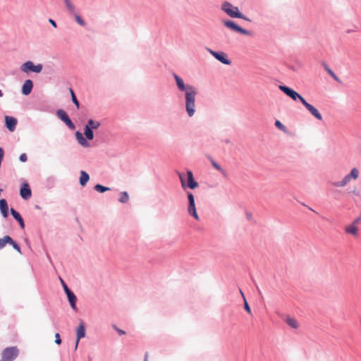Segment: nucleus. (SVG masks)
<instances>
[{
	"label": "nucleus",
	"instance_id": "f257e3e1",
	"mask_svg": "<svg viewBox=\"0 0 361 361\" xmlns=\"http://www.w3.org/2000/svg\"><path fill=\"white\" fill-rule=\"evenodd\" d=\"M178 90L183 93L184 107L189 118H192L196 113V97L197 91L195 86L185 84L183 79L176 73H173Z\"/></svg>",
	"mask_w": 361,
	"mask_h": 361
},
{
	"label": "nucleus",
	"instance_id": "f03ea898",
	"mask_svg": "<svg viewBox=\"0 0 361 361\" xmlns=\"http://www.w3.org/2000/svg\"><path fill=\"white\" fill-rule=\"evenodd\" d=\"M177 175L180 179L181 187L184 190H186V188L194 190L198 187L199 184L195 180L192 171L188 170L186 175L178 171Z\"/></svg>",
	"mask_w": 361,
	"mask_h": 361
},
{
	"label": "nucleus",
	"instance_id": "7ed1b4c3",
	"mask_svg": "<svg viewBox=\"0 0 361 361\" xmlns=\"http://www.w3.org/2000/svg\"><path fill=\"white\" fill-rule=\"evenodd\" d=\"M221 8L231 18H240L247 22L252 21L248 17L240 11L238 7L233 6L228 1H224L221 4Z\"/></svg>",
	"mask_w": 361,
	"mask_h": 361
},
{
	"label": "nucleus",
	"instance_id": "20e7f679",
	"mask_svg": "<svg viewBox=\"0 0 361 361\" xmlns=\"http://www.w3.org/2000/svg\"><path fill=\"white\" fill-rule=\"evenodd\" d=\"M360 171L357 168L351 169L350 172L345 175L341 181H336L331 183V185L336 188H343L347 185L351 180H355L358 178Z\"/></svg>",
	"mask_w": 361,
	"mask_h": 361
},
{
	"label": "nucleus",
	"instance_id": "39448f33",
	"mask_svg": "<svg viewBox=\"0 0 361 361\" xmlns=\"http://www.w3.org/2000/svg\"><path fill=\"white\" fill-rule=\"evenodd\" d=\"M223 25L231 29V30L238 32L240 34L247 35V36H252L253 33L252 31H250L248 30L244 29L242 27L239 26L238 24H236L234 21L231 20H222Z\"/></svg>",
	"mask_w": 361,
	"mask_h": 361
},
{
	"label": "nucleus",
	"instance_id": "423d86ee",
	"mask_svg": "<svg viewBox=\"0 0 361 361\" xmlns=\"http://www.w3.org/2000/svg\"><path fill=\"white\" fill-rule=\"evenodd\" d=\"M279 88L293 101L299 100L302 104L306 101L299 93L288 86L280 85Z\"/></svg>",
	"mask_w": 361,
	"mask_h": 361
},
{
	"label": "nucleus",
	"instance_id": "0eeeda50",
	"mask_svg": "<svg viewBox=\"0 0 361 361\" xmlns=\"http://www.w3.org/2000/svg\"><path fill=\"white\" fill-rule=\"evenodd\" d=\"M188 204L187 207V211L189 215L192 216L195 219L199 220L200 217L197 212L195 197L191 192H186Z\"/></svg>",
	"mask_w": 361,
	"mask_h": 361
},
{
	"label": "nucleus",
	"instance_id": "6e6552de",
	"mask_svg": "<svg viewBox=\"0 0 361 361\" xmlns=\"http://www.w3.org/2000/svg\"><path fill=\"white\" fill-rule=\"evenodd\" d=\"M18 355V350L16 347L6 348L1 353V361H13Z\"/></svg>",
	"mask_w": 361,
	"mask_h": 361
},
{
	"label": "nucleus",
	"instance_id": "1a4fd4ad",
	"mask_svg": "<svg viewBox=\"0 0 361 361\" xmlns=\"http://www.w3.org/2000/svg\"><path fill=\"white\" fill-rule=\"evenodd\" d=\"M43 66L41 63L35 65L32 61L25 62L20 67V70L24 73L33 72L39 73L42 71Z\"/></svg>",
	"mask_w": 361,
	"mask_h": 361
},
{
	"label": "nucleus",
	"instance_id": "9d476101",
	"mask_svg": "<svg viewBox=\"0 0 361 361\" xmlns=\"http://www.w3.org/2000/svg\"><path fill=\"white\" fill-rule=\"evenodd\" d=\"M207 50L219 61L225 65H231V61L227 58L226 54L223 51H215L209 48Z\"/></svg>",
	"mask_w": 361,
	"mask_h": 361
},
{
	"label": "nucleus",
	"instance_id": "9b49d317",
	"mask_svg": "<svg viewBox=\"0 0 361 361\" xmlns=\"http://www.w3.org/2000/svg\"><path fill=\"white\" fill-rule=\"evenodd\" d=\"M56 115L71 130H74L75 128V124L72 122L64 110H57Z\"/></svg>",
	"mask_w": 361,
	"mask_h": 361
},
{
	"label": "nucleus",
	"instance_id": "f8f14e48",
	"mask_svg": "<svg viewBox=\"0 0 361 361\" xmlns=\"http://www.w3.org/2000/svg\"><path fill=\"white\" fill-rule=\"evenodd\" d=\"M304 106L309 111V112L319 121H322L323 118L319 111L312 104L305 101L303 104Z\"/></svg>",
	"mask_w": 361,
	"mask_h": 361
},
{
	"label": "nucleus",
	"instance_id": "ddd939ff",
	"mask_svg": "<svg viewBox=\"0 0 361 361\" xmlns=\"http://www.w3.org/2000/svg\"><path fill=\"white\" fill-rule=\"evenodd\" d=\"M17 119L14 117L6 116H5V125L9 131L13 132L16 129L17 125Z\"/></svg>",
	"mask_w": 361,
	"mask_h": 361
},
{
	"label": "nucleus",
	"instance_id": "4468645a",
	"mask_svg": "<svg viewBox=\"0 0 361 361\" xmlns=\"http://www.w3.org/2000/svg\"><path fill=\"white\" fill-rule=\"evenodd\" d=\"M33 82L31 80H26L22 86V94L24 95H28L32 90Z\"/></svg>",
	"mask_w": 361,
	"mask_h": 361
},
{
	"label": "nucleus",
	"instance_id": "2eb2a0df",
	"mask_svg": "<svg viewBox=\"0 0 361 361\" xmlns=\"http://www.w3.org/2000/svg\"><path fill=\"white\" fill-rule=\"evenodd\" d=\"M56 182H57L56 177L54 176H48L44 180V185L47 189L51 190L56 186Z\"/></svg>",
	"mask_w": 361,
	"mask_h": 361
},
{
	"label": "nucleus",
	"instance_id": "dca6fc26",
	"mask_svg": "<svg viewBox=\"0 0 361 361\" xmlns=\"http://www.w3.org/2000/svg\"><path fill=\"white\" fill-rule=\"evenodd\" d=\"M86 336V330L85 326L82 321H81L76 329V337L78 341H80L81 338H85Z\"/></svg>",
	"mask_w": 361,
	"mask_h": 361
},
{
	"label": "nucleus",
	"instance_id": "f3484780",
	"mask_svg": "<svg viewBox=\"0 0 361 361\" xmlns=\"http://www.w3.org/2000/svg\"><path fill=\"white\" fill-rule=\"evenodd\" d=\"M66 294L67 298L68 300V302L70 303L71 308L73 310L76 311L77 310V307H76L77 298H76L75 295L74 294V293L72 290L68 292Z\"/></svg>",
	"mask_w": 361,
	"mask_h": 361
},
{
	"label": "nucleus",
	"instance_id": "a211bd4d",
	"mask_svg": "<svg viewBox=\"0 0 361 361\" xmlns=\"http://www.w3.org/2000/svg\"><path fill=\"white\" fill-rule=\"evenodd\" d=\"M75 137L78 143L84 147H90V143L87 141L88 140L82 135V134L80 131H77L75 133Z\"/></svg>",
	"mask_w": 361,
	"mask_h": 361
},
{
	"label": "nucleus",
	"instance_id": "6ab92c4d",
	"mask_svg": "<svg viewBox=\"0 0 361 361\" xmlns=\"http://www.w3.org/2000/svg\"><path fill=\"white\" fill-rule=\"evenodd\" d=\"M0 212L3 217L6 218L8 216V206L6 200H0Z\"/></svg>",
	"mask_w": 361,
	"mask_h": 361
},
{
	"label": "nucleus",
	"instance_id": "aec40b11",
	"mask_svg": "<svg viewBox=\"0 0 361 361\" xmlns=\"http://www.w3.org/2000/svg\"><path fill=\"white\" fill-rule=\"evenodd\" d=\"M20 195L24 200H27L31 197L32 192L27 184H25L24 186L20 188Z\"/></svg>",
	"mask_w": 361,
	"mask_h": 361
},
{
	"label": "nucleus",
	"instance_id": "412c9836",
	"mask_svg": "<svg viewBox=\"0 0 361 361\" xmlns=\"http://www.w3.org/2000/svg\"><path fill=\"white\" fill-rule=\"evenodd\" d=\"M10 211H11V214L13 216V217L19 223L20 228L24 229L25 228L24 220H23V217L21 216V215L19 214V212L16 211L13 208H11Z\"/></svg>",
	"mask_w": 361,
	"mask_h": 361
},
{
	"label": "nucleus",
	"instance_id": "4be33fe9",
	"mask_svg": "<svg viewBox=\"0 0 361 361\" xmlns=\"http://www.w3.org/2000/svg\"><path fill=\"white\" fill-rule=\"evenodd\" d=\"M80 175L79 183L81 186H85L90 180V175L85 171H80Z\"/></svg>",
	"mask_w": 361,
	"mask_h": 361
},
{
	"label": "nucleus",
	"instance_id": "5701e85b",
	"mask_svg": "<svg viewBox=\"0 0 361 361\" xmlns=\"http://www.w3.org/2000/svg\"><path fill=\"white\" fill-rule=\"evenodd\" d=\"M285 322L292 329H296L299 326L296 319L289 316L286 317V318L285 319Z\"/></svg>",
	"mask_w": 361,
	"mask_h": 361
},
{
	"label": "nucleus",
	"instance_id": "b1692460",
	"mask_svg": "<svg viewBox=\"0 0 361 361\" xmlns=\"http://www.w3.org/2000/svg\"><path fill=\"white\" fill-rule=\"evenodd\" d=\"M212 166L219 171L224 177H227L228 173L224 170L219 164H217L213 159H210Z\"/></svg>",
	"mask_w": 361,
	"mask_h": 361
},
{
	"label": "nucleus",
	"instance_id": "393cba45",
	"mask_svg": "<svg viewBox=\"0 0 361 361\" xmlns=\"http://www.w3.org/2000/svg\"><path fill=\"white\" fill-rule=\"evenodd\" d=\"M67 11L71 15L75 14L77 12L75 5L71 2V0H66L64 1Z\"/></svg>",
	"mask_w": 361,
	"mask_h": 361
},
{
	"label": "nucleus",
	"instance_id": "a878e982",
	"mask_svg": "<svg viewBox=\"0 0 361 361\" xmlns=\"http://www.w3.org/2000/svg\"><path fill=\"white\" fill-rule=\"evenodd\" d=\"M345 231L347 233L352 234L353 235H357L358 232V228L355 224H350L347 226L345 228Z\"/></svg>",
	"mask_w": 361,
	"mask_h": 361
},
{
	"label": "nucleus",
	"instance_id": "bb28decb",
	"mask_svg": "<svg viewBox=\"0 0 361 361\" xmlns=\"http://www.w3.org/2000/svg\"><path fill=\"white\" fill-rule=\"evenodd\" d=\"M100 125L101 123L99 121L89 119L85 126L90 127L92 130H96L99 128Z\"/></svg>",
	"mask_w": 361,
	"mask_h": 361
},
{
	"label": "nucleus",
	"instance_id": "cd10ccee",
	"mask_svg": "<svg viewBox=\"0 0 361 361\" xmlns=\"http://www.w3.org/2000/svg\"><path fill=\"white\" fill-rule=\"evenodd\" d=\"M84 135L88 140H92L94 138L93 130L86 126L84 127Z\"/></svg>",
	"mask_w": 361,
	"mask_h": 361
},
{
	"label": "nucleus",
	"instance_id": "c85d7f7f",
	"mask_svg": "<svg viewBox=\"0 0 361 361\" xmlns=\"http://www.w3.org/2000/svg\"><path fill=\"white\" fill-rule=\"evenodd\" d=\"M323 66L326 72L337 82H341L339 78L334 73V72L326 64L323 63Z\"/></svg>",
	"mask_w": 361,
	"mask_h": 361
},
{
	"label": "nucleus",
	"instance_id": "c756f323",
	"mask_svg": "<svg viewBox=\"0 0 361 361\" xmlns=\"http://www.w3.org/2000/svg\"><path fill=\"white\" fill-rule=\"evenodd\" d=\"M94 189L98 192H100V193H104L106 191H109L111 190L110 188L109 187H106V186H104L101 184H97L94 185Z\"/></svg>",
	"mask_w": 361,
	"mask_h": 361
},
{
	"label": "nucleus",
	"instance_id": "7c9ffc66",
	"mask_svg": "<svg viewBox=\"0 0 361 361\" xmlns=\"http://www.w3.org/2000/svg\"><path fill=\"white\" fill-rule=\"evenodd\" d=\"M128 200H129V195H128V192L126 191L121 192L120 193V198H119L118 201L121 203L124 204V203L128 202Z\"/></svg>",
	"mask_w": 361,
	"mask_h": 361
},
{
	"label": "nucleus",
	"instance_id": "2f4dec72",
	"mask_svg": "<svg viewBox=\"0 0 361 361\" xmlns=\"http://www.w3.org/2000/svg\"><path fill=\"white\" fill-rule=\"evenodd\" d=\"M11 237L9 235H5L0 238V250L3 249L5 245L9 243Z\"/></svg>",
	"mask_w": 361,
	"mask_h": 361
},
{
	"label": "nucleus",
	"instance_id": "473e14b6",
	"mask_svg": "<svg viewBox=\"0 0 361 361\" xmlns=\"http://www.w3.org/2000/svg\"><path fill=\"white\" fill-rule=\"evenodd\" d=\"M69 91H70V93H71V95L72 102L76 106L77 109H79L80 108V104H79L78 100L76 98V96H75L73 90L71 88H70Z\"/></svg>",
	"mask_w": 361,
	"mask_h": 361
},
{
	"label": "nucleus",
	"instance_id": "72a5a7b5",
	"mask_svg": "<svg viewBox=\"0 0 361 361\" xmlns=\"http://www.w3.org/2000/svg\"><path fill=\"white\" fill-rule=\"evenodd\" d=\"M11 245H12V247H13V249H15L18 252H19L20 254H21V249H20V245L16 242L14 241L12 238L11 237V240H10V242L9 243Z\"/></svg>",
	"mask_w": 361,
	"mask_h": 361
},
{
	"label": "nucleus",
	"instance_id": "f704fd0d",
	"mask_svg": "<svg viewBox=\"0 0 361 361\" xmlns=\"http://www.w3.org/2000/svg\"><path fill=\"white\" fill-rule=\"evenodd\" d=\"M73 16L75 17V21L81 26L85 25V22L82 19V18L78 14V13H75V14H73Z\"/></svg>",
	"mask_w": 361,
	"mask_h": 361
},
{
	"label": "nucleus",
	"instance_id": "c9c22d12",
	"mask_svg": "<svg viewBox=\"0 0 361 361\" xmlns=\"http://www.w3.org/2000/svg\"><path fill=\"white\" fill-rule=\"evenodd\" d=\"M275 126L276 128L280 129L281 130L285 132L286 130V126L279 121L276 120L275 122Z\"/></svg>",
	"mask_w": 361,
	"mask_h": 361
},
{
	"label": "nucleus",
	"instance_id": "e433bc0d",
	"mask_svg": "<svg viewBox=\"0 0 361 361\" xmlns=\"http://www.w3.org/2000/svg\"><path fill=\"white\" fill-rule=\"evenodd\" d=\"M244 309H245V310L247 313H249V314H251V313H252V312H251V309H250V306H249V305H248V303H247V300H246L245 298H244Z\"/></svg>",
	"mask_w": 361,
	"mask_h": 361
},
{
	"label": "nucleus",
	"instance_id": "4c0bfd02",
	"mask_svg": "<svg viewBox=\"0 0 361 361\" xmlns=\"http://www.w3.org/2000/svg\"><path fill=\"white\" fill-rule=\"evenodd\" d=\"M37 109L40 111H49V107L47 105L39 106Z\"/></svg>",
	"mask_w": 361,
	"mask_h": 361
},
{
	"label": "nucleus",
	"instance_id": "58836bf2",
	"mask_svg": "<svg viewBox=\"0 0 361 361\" xmlns=\"http://www.w3.org/2000/svg\"><path fill=\"white\" fill-rule=\"evenodd\" d=\"M60 280H61V285H62V286H63V290H64V292H65L66 293H67L68 292L71 291V289H69V288L68 287V286L66 285V283H65V282H64L61 279H60Z\"/></svg>",
	"mask_w": 361,
	"mask_h": 361
},
{
	"label": "nucleus",
	"instance_id": "ea45409f",
	"mask_svg": "<svg viewBox=\"0 0 361 361\" xmlns=\"http://www.w3.org/2000/svg\"><path fill=\"white\" fill-rule=\"evenodd\" d=\"M55 343L57 345H60L61 343V339L59 333L55 334Z\"/></svg>",
	"mask_w": 361,
	"mask_h": 361
},
{
	"label": "nucleus",
	"instance_id": "a19ab883",
	"mask_svg": "<svg viewBox=\"0 0 361 361\" xmlns=\"http://www.w3.org/2000/svg\"><path fill=\"white\" fill-rule=\"evenodd\" d=\"M27 159V157L25 153H23L20 155L19 160L21 162H25Z\"/></svg>",
	"mask_w": 361,
	"mask_h": 361
},
{
	"label": "nucleus",
	"instance_id": "79ce46f5",
	"mask_svg": "<svg viewBox=\"0 0 361 361\" xmlns=\"http://www.w3.org/2000/svg\"><path fill=\"white\" fill-rule=\"evenodd\" d=\"M113 327L117 331V333L119 335H125L126 334V331H125L118 329L116 325H114Z\"/></svg>",
	"mask_w": 361,
	"mask_h": 361
},
{
	"label": "nucleus",
	"instance_id": "37998d69",
	"mask_svg": "<svg viewBox=\"0 0 361 361\" xmlns=\"http://www.w3.org/2000/svg\"><path fill=\"white\" fill-rule=\"evenodd\" d=\"M348 193H349V195H355L357 197H360V192L356 188L350 191Z\"/></svg>",
	"mask_w": 361,
	"mask_h": 361
},
{
	"label": "nucleus",
	"instance_id": "c03bdc74",
	"mask_svg": "<svg viewBox=\"0 0 361 361\" xmlns=\"http://www.w3.org/2000/svg\"><path fill=\"white\" fill-rule=\"evenodd\" d=\"M4 152L1 147H0V166L4 159Z\"/></svg>",
	"mask_w": 361,
	"mask_h": 361
},
{
	"label": "nucleus",
	"instance_id": "a18cd8bd",
	"mask_svg": "<svg viewBox=\"0 0 361 361\" xmlns=\"http://www.w3.org/2000/svg\"><path fill=\"white\" fill-rule=\"evenodd\" d=\"M360 221H361V217H357V218H356V219L353 221V222L352 223V224H355V226H357V225L360 222Z\"/></svg>",
	"mask_w": 361,
	"mask_h": 361
},
{
	"label": "nucleus",
	"instance_id": "49530a36",
	"mask_svg": "<svg viewBox=\"0 0 361 361\" xmlns=\"http://www.w3.org/2000/svg\"><path fill=\"white\" fill-rule=\"evenodd\" d=\"M49 22L51 24L52 26H54V27H56L57 25H56V23L51 18H49Z\"/></svg>",
	"mask_w": 361,
	"mask_h": 361
},
{
	"label": "nucleus",
	"instance_id": "de8ad7c7",
	"mask_svg": "<svg viewBox=\"0 0 361 361\" xmlns=\"http://www.w3.org/2000/svg\"><path fill=\"white\" fill-rule=\"evenodd\" d=\"M246 216H247V219H249V220L252 219V216L251 213L246 212Z\"/></svg>",
	"mask_w": 361,
	"mask_h": 361
},
{
	"label": "nucleus",
	"instance_id": "09e8293b",
	"mask_svg": "<svg viewBox=\"0 0 361 361\" xmlns=\"http://www.w3.org/2000/svg\"><path fill=\"white\" fill-rule=\"evenodd\" d=\"M80 341H78V338H76L75 343V350L78 349V343Z\"/></svg>",
	"mask_w": 361,
	"mask_h": 361
},
{
	"label": "nucleus",
	"instance_id": "8fccbe9b",
	"mask_svg": "<svg viewBox=\"0 0 361 361\" xmlns=\"http://www.w3.org/2000/svg\"><path fill=\"white\" fill-rule=\"evenodd\" d=\"M255 286H256V288H257V292L259 293V295H262V292L259 289V288L258 287V286L255 283Z\"/></svg>",
	"mask_w": 361,
	"mask_h": 361
},
{
	"label": "nucleus",
	"instance_id": "3c124183",
	"mask_svg": "<svg viewBox=\"0 0 361 361\" xmlns=\"http://www.w3.org/2000/svg\"><path fill=\"white\" fill-rule=\"evenodd\" d=\"M240 295H241L243 296V298H245V296H244L243 293L242 292V290H240Z\"/></svg>",
	"mask_w": 361,
	"mask_h": 361
},
{
	"label": "nucleus",
	"instance_id": "603ef678",
	"mask_svg": "<svg viewBox=\"0 0 361 361\" xmlns=\"http://www.w3.org/2000/svg\"><path fill=\"white\" fill-rule=\"evenodd\" d=\"M145 361H147V355H145Z\"/></svg>",
	"mask_w": 361,
	"mask_h": 361
},
{
	"label": "nucleus",
	"instance_id": "864d4df0",
	"mask_svg": "<svg viewBox=\"0 0 361 361\" xmlns=\"http://www.w3.org/2000/svg\"><path fill=\"white\" fill-rule=\"evenodd\" d=\"M3 96V93L1 92V90H0V97H1Z\"/></svg>",
	"mask_w": 361,
	"mask_h": 361
},
{
	"label": "nucleus",
	"instance_id": "5fc2aeb1",
	"mask_svg": "<svg viewBox=\"0 0 361 361\" xmlns=\"http://www.w3.org/2000/svg\"><path fill=\"white\" fill-rule=\"evenodd\" d=\"M225 142H226V143H228V142H229V140H226Z\"/></svg>",
	"mask_w": 361,
	"mask_h": 361
}]
</instances>
